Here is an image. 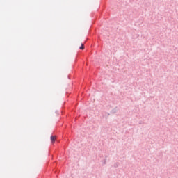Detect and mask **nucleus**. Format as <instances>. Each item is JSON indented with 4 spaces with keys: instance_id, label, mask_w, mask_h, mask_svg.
Returning <instances> with one entry per match:
<instances>
[{
    "instance_id": "1",
    "label": "nucleus",
    "mask_w": 178,
    "mask_h": 178,
    "mask_svg": "<svg viewBox=\"0 0 178 178\" xmlns=\"http://www.w3.org/2000/svg\"><path fill=\"white\" fill-rule=\"evenodd\" d=\"M51 141L52 144H54L55 141H56V136H51Z\"/></svg>"
},
{
    "instance_id": "2",
    "label": "nucleus",
    "mask_w": 178,
    "mask_h": 178,
    "mask_svg": "<svg viewBox=\"0 0 178 178\" xmlns=\"http://www.w3.org/2000/svg\"><path fill=\"white\" fill-rule=\"evenodd\" d=\"M80 49H84V44H81V46L79 47Z\"/></svg>"
}]
</instances>
